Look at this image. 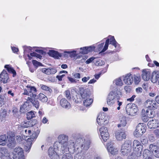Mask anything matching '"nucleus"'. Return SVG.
Masks as SVG:
<instances>
[{"label":"nucleus","instance_id":"28","mask_svg":"<svg viewBox=\"0 0 159 159\" xmlns=\"http://www.w3.org/2000/svg\"><path fill=\"white\" fill-rule=\"evenodd\" d=\"M34 121H29L27 122H25L23 124H22L20 125V128H28L30 126H33L35 124Z\"/></svg>","mask_w":159,"mask_h":159},{"label":"nucleus","instance_id":"37","mask_svg":"<svg viewBox=\"0 0 159 159\" xmlns=\"http://www.w3.org/2000/svg\"><path fill=\"white\" fill-rule=\"evenodd\" d=\"M108 152L110 153L112 155L116 154L118 152V149L117 148L115 147L111 148L108 147L107 149Z\"/></svg>","mask_w":159,"mask_h":159},{"label":"nucleus","instance_id":"30","mask_svg":"<svg viewBox=\"0 0 159 159\" xmlns=\"http://www.w3.org/2000/svg\"><path fill=\"white\" fill-rule=\"evenodd\" d=\"M133 148H139L141 149L143 148V146L141 145L140 143L137 140H134L133 143Z\"/></svg>","mask_w":159,"mask_h":159},{"label":"nucleus","instance_id":"62","mask_svg":"<svg viewBox=\"0 0 159 159\" xmlns=\"http://www.w3.org/2000/svg\"><path fill=\"white\" fill-rule=\"evenodd\" d=\"M142 115L143 117L147 116V114H146V111L145 109H143L141 112Z\"/></svg>","mask_w":159,"mask_h":159},{"label":"nucleus","instance_id":"5","mask_svg":"<svg viewBox=\"0 0 159 159\" xmlns=\"http://www.w3.org/2000/svg\"><path fill=\"white\" fill-rule=\"evenodd\" d=\"M39 131H37L36 132L34 133L32 135H30L27 139V144L25 146L24 149L26 152H29L30 150L33 142L37 137Z\"/></svg>","mask_w":159,"mask_h":159},{"label":"nucleus","instance_id":"63","mask_svg":"<svg viewBox=\"0 0 159 159\" xmlns=\"http://www.w3.org/2000/svg\"><path fill=\"white\" fill-rule=\"evenodd\" d=\"M154 133L156 136L159 138V129H155L154 131Z\"/></svg>","mask_w":159,"mask_h":159},{"label":"nucleus","instance_id":"36","mask_svg":"<svg viewBox=\"0 0 159 159\" xmlns=\"http://www.w3.org/2000/svg\"><path fill=\"white\" fill-rule=\"evenodd\" d=\"M84 101V105L86 107H88L90 106L93 102V100L92 98H87Z\"/></svg>","mask_w":159,"mask_h":159},{"label":"nucleus","instance_id":"4","mask_svg":"<svg viewBox=\"0 0 159 159\" xmlns=\"http://www.w3.org/2000/svg\"><path fill=\"white\" fill-rule=\"evenodd\" d=\"M131 142L130 140L126 141L121 146V152L123 156H127L131 152Z\"/></svg>","mask_w":159,"mask_h":159},{"label":"nucleus","instance_id":"53","mask_svg":"<svg viewBox=\"0 0 159 159\" xmlns=\"http://www.w3.org/2000/svg\"><path fill=\"white\" fill-rule=\"evenodd\" d=\"M95 57H92L87 59L85 62L86 64H89L92 62L94 59Z\"/></svg>","mask_w":159,"mask_h":159},{"label":"nucleus","instance_id":"1","mask_svg":"<svg viewBox=\"0 0 159 159\" xmlns=\"http://www.w3.org/2000/svg\"><path fill=\"white\" fill-rule=\"evenodd\" d=\"M68 137L67 136L62 134L58 137V141H56L54 144V148H58V146L61 145L60 154L65 152H74L78 150L80 148L82 150H87L89 147L90 143L89 141L86 140L81 138H77L75 142L72 140L68 141Z\"/></svg>","mask_w":159,"mask_h":159},{"label":"nucleus","instance_id":"15","mask_svg":"<svg viewBox=\"0 0 159 159\" xmlns=\"http://www.w3.org/2000/svg\"><path fill=\"white\" fill-rule=\"evenodd\" d=\"M149 149L151 152L154 154L156 157H159V151L157 149V146L151 144L150 145Z\"/></svg>","mask_w":159,"mask_h":159},{"label":"nucleus","instance_id":"61","mask_svg":"<svg viewBox=\"0 0 159 159\" xmlns=\"http://www.w3.org/2000/svg\"><path fill=\"white\" fill-rule=\"evenodd\" d=\"M65 76V75H57L56 78L58 79L59 81L62 80V78Z\"/></svg>","mask_w":159,"mask_h":159},{"label":"nucleus","instance_id":"8","mask_svg":"<svg viewBox=\"0 0 159 159\" xmlns=\"http://www.w3.org/2000/svg\"><path fill=\"white\" fill-rule=\"evenodd\" d=\"M58 148L55 149L54 146L53 148L50 147L48 150V154L51 159H60L59 155L57 153V151Z\"/></svg>","mask_w":159,"mask_h":159},{"label":"nucleus","instance_id":"41","mask_svg":"<svg viewBox=\"0 0 159 159\" xmlns=\"http://www.w3.org/2000/svg\"><path fill=\"white\" fill-rule=\"evenodd\" d=\"M114 83L116 85L121 86L122 85V81L120 78L116 79L114 81Z\"/></svg>","mask_w":159,"mask_h":159},{"label":"nucleus","instance_id":"25","mask_svg":"<svg viewBox=\"0 0 159 159\" xmlns=\"http://www.w3.org/2000/svg\"><path fill=\"white\" fill-rule=\"evenodd\" d=\"M48 53L50 56L56 59H58L59 57H61V54L54 50L49 51Z\"/></svg>","mask_w":159,"mask_h":159},{"label":"nucleus","instance_id":"46","mask_svg":"<svg viewBox=\"0 0 159 159\" xmlns=\"http://www.w3.org/2000/svg\"><path fill=\"white\" fill-rule=\"evenodd\" d=\"M48 75L53 74L57 72V70L55 68H48Z\"/></svg>","mask_w":159,"mask_h":159},{"label":"nucleus","instance_id":"50","mask_svg":"<svg viewBox=\"0 0 159 159\" xmlns=\"http://www.w3.org/2000/svg\"><path fill=\"white\" fill-rule=\"evenodd\" d=\"M148 139L149 141L152 142H154L155 139L154 136L152 134H150L148 136Z\"/></svg>","mask_w":159,"mask_h":159},{"label":"nucleus","instance_id":"12","mask_svg":"<svg viewBox=\"0 0 159 159\" xmlns=\"http://www.w3.org/2000/svg\"><path fill=\"white\" fill-rule=\"evenodd\" d=\"M144 105L147 108H148V109L149 110L155 109L157 104L154 100H148L145 102Z\"/></svg>","mask_w":159,"mask_h":159},{"label":"nucleus","instance_id":"17","mask_svg":"<svg viewBox=\"0 0 159 159\" xmlns=\"http://www.w3.org/2000/svg\"><path fill=\"white\" fill-rule=\"evenodd\" d=\"M6 137L10 144V146H13L15 142L14 134L11 132H9L7 133Z\"/></svg>","mask_w":159,"mask_h":159},{"label":"nucleus","instance_id":"57","mask_svg":"<svg viewBox=\"0 0 159 159\" xmlns=\"http://www.w3.org/2000/svg\"><path fill=\"white\" fill-rule=\"evenodd\" d=\"M108 44H105L103 48V49L101 51V52H103L106 51L107 49L108 48Z\"/></svg>","mask_w":159,"mask_h":159},{"label":"nucleus","instance_id":"43","mask_svg":"<svg viewBox=\"0 0 159 159\" xmlns=\"http://www.w3.org/2000/svg\"><path fill=\"white\" fill-rule=\"evenodd\" d=\"M66 152H65L66 154L63 155L62 159H73L70 154Z\"/></svg>","mask_w":159,"mask_h":159},{"label":"nucleus","instance_id":"19","mask_svg":"<svg viewBox=\"0 0 159 159\" xmlns=\"http://www.w3.org/2000/svg\"><path fill=\"white\" fill-rule=\"evenodd\" d=\"M60 104L62 107L66 109H69L71 107L70 103L65 98L61 100Z\"/></svg>","mask_w":159,"mask_h":159},{"label":"nucleus","instance_id":"2","mask_svg":"<svg viewBox=\"0 0 159 159\" xmlns=\"http://www.w3.org/2000/svg\"><path fill=\"white\" fill-rule=\"evenodd\" d=\"M122 95L121 92L118 89L112 91L110 92L108 95L107 98V104L111 106L115 102V99L117 100V104L118 106L117 109L118 110L120 109V107L122 106L123 102L119 100L120 98L121 97Z\"/></svg>","mask_w":159,"mask_h":159},{"label":"nucleus","instance_id":"24","mask_svg":"<svg viewBox=\"0 0 159 159\" xmlns=\"http://www.w3.org/2000/svg\"><path fill=\"white\" fill-rule=\"evenodd\" d=\"M157 125L158 124L155 120H152L148 122L147 125L149 128L150 129L152 128L155 129L158 127Z\"/></svg>","mask_w":159,"mask_h":159},{"label":"nucleus","instance_id":"48","mask_svg":"<svg viewBox=\"0 0 159 159\" xmlns=\"http://www.w3.org/2000/svg\"><path fill=\"white\" fill-rule=\"evenodd\" d=\"M138 157L134 154L133 152L129 155L127 157L128 159H137Z\"/></svg>","mask_w":159,"mask_h":159},{"label":"nucleus","instance_id":"26","mask_svg":"<svg viewBox=\"0 0 159 159\" xmlns=\"http://www.w3.org/2000/svg\"><path fill=\"white\" fill-rule=\"evenodd\" d=\"M28 101L25 103L23 105L20 107V111L21 113H25L28 111L29 105L28 104Z\"/></svg>","mask_w":159,"mask_h":159},{"label":"nucleus","instance_id":"13","mask_svg":"<svg viewBox=\"0 0 159 159\" xmlns=\"http://www.w3.org/2000/svg\"><path fill=\"white\" fill-rule=\"evenodd\" d=\"M122 130L121 131L119 130L117 131L116 133V139L119 141H121L126 138V135L124 130Z\"/></svg>","mask_w":159,"mask_h":159},{"label":"nucleus","instance_id":"11","mask_svg":"<svg viewBox=\"0 0 159 159\" xmlns=\"http://www.w3.org/2000/svg\"><path fill=\"white\" fill-rule=\"evenodd\" d=\"M14 154L18 159H25L23 150L20 147L14 149Z\"/></svg>","mask_w":159,"mask_h":159},{"label":"nucleus","instance_id":"14","mask_svg":"<svg viewBox=\"0 0 159 159\" xmlns=\"http://www.w3.org/2000/svg\"><path fill=\"white\" fill-rule=\"evenodd\" d=\"M9 78L8 75L7 71L3 70L2 73L0 74V82L4 84L7 82V80Z\"/></svg>","mask_w":159,"mask_h":159},{"label":"nucleus","instance_id":"6","mask_svg":"<svg viewBox=\"0 0 159 159\" xmlns=\"http://www.w3.org/2000/svg\"><path fill=\"white\" fill-rule=\"evenodd\" d=\"M126 110L128 115L134 116L137 113L138 109L135 104L131 103L127 105L126 107Z\"/></svg>","mask_w":159,"mask_h":159},{"label":"nucleus","instance_id":"59","mask_svg":"<svg viewBox=\"0 0 159 159\" xmlns=\"http://www.w3.org/2000/svg\"><path fill=\"white\" fill-rule=\"evenodd\" d=\"M1 159H10L9 154L5 156H2L1 157Z\"/></svg>","mask_w":159,"mask_h":159},{"label":"nucleus","instance_id":"3","mask_svg":"<svg viewBox=\"0 0 159 159\" xmlns=\"http://www.w3.org/2000/svg\"><path fill=\"white\" fill-rule=\"evenodd\" d=\"M27 89H24V92L23 94L25 95H28L30 97L27 98V101H28L32 103L33 106L36 108H39V101L36 99H33V98H35L36 94L35 93L37 91L36 88L34 86H31L30 85L26 86Z\"/></svg>","mask_w":159,"mask_h":159},{"label":"nucleus","instance_id":"54","mask_svg":"<svg viewBox=\"0 0 159 159\" xmlns=\"http://www.w3.org/2000/svg\"><path fill=\"white\" fill-rule=\"evenodd\" d=\"M66 52L69 53L71 57H74L75 55V51H74L71 52Z\"/></svg>","mask_w":159,"mask_h":159},{"label":"nucleus","instance_id":"49","mask_svg":"<svg viewBox=\"0 0 159 159\" xmlns=\"http://www.w3.org/2000/svg\"><path fill=\"white\" fill-rule=\"evenodd\" d=\"M32 62L34 65L36 66H42V64L40 62H39L35 60H33Z\"/></svg>","mask_w":159,"mask_h":159},{"label":"nucleus","instance_id":"44","mask_svg":"<svg viewBox=\"0 0 159 159\" xmlns=\"http://www.w3.org/2000/svg\"><path fill=\"white\" fill-rule=\"evenodd\" d=\"M104 62L100 59H98L95 61V64L97 66H101L103 65Z\"/></svg>","mask_w":159,"mask_h":159},{"label":"nucleus","instance_id":"60","mask_svg":"<svg viewBox=\"0 0 159 159\" xmlns=\"http://www.w3.org/2000/svg\"><path fill=\"white\" fill-rule=\"evenodd\" d=\"M4 104V98L3 96L0 95V106Z\"/></svg>","mask_w":159,"mask_h":159},{"label":"nucleus","instance_id":"38","mask_svg":"<svg viewBox=\"0 0 159 159\" xmlns=\"http://www.w3.org/2000/svg\"><path fill=\"white\" fill-rule=\"evenodd\" d=\"M81 96L83 99H87L89 98L90 97L89 92L87 90H84L83 93L81 94Z\"/></svg>","mask_w":159,"mask_h":159},{"label":"nucleus","instance_id":"55","mask_svg":"<svg viewBox=\"0 0 159 159\" xmlns=\"http://www.w3.org/2000/svg\"><path fill=\"white\" fill-rule=\"evenodd\" d=\"M90 78L89 76L87 77H84L82 78V80L84 82H86L89 80Z\"/></svg>","mask_w":159,"mask_h":159},{"label":"nucleus","instance_id":"27","mask_svg":"<svg viewBox=\"0 0 159 159\" xmlns=\"http://www.w3.org/2000/svg\"><path fill=\"white\" fill-rule=\"evenodd\" d=\"M7 141L6 135L4 134L0 136V145L4 146Z\"/></svg>","mask_w":159,"mask_h":159},{"label":"nucleus","instance_id":"20","mask_svg":"<svg viewBox=\"0 0 159 159\" xmlns=\"http://www.w3.org/2000/svg\"><path fill=\"white\" fill-rule=\"evenodd\" d=\"M95 47L93 46H90L88 47H84L83 48H80V49L82 50L81 52L83 54H87L88 52H92L94 50Z\"/></svg>","mask_w":159,"mask_h":159},{"label":"nucleus","instance_id":"31","mask_svg":"<svg viewBox=\"0 0 159 159\" xmlns=\"http://www.w3.org/2000/svg\"><path fill=\"white\" fill-rule=\"evenodd\" d=\"M142 148L141 149L139 148H134L133 153L138 157L141 156L142 155Z\"/></svg>","mask_w":159,"mask_h":159},{"label":"nucleus","instance_id":"45","mask_svg":"<svg viewBox=\"0 0 159 159\" xmlns=\"http://www.w3.org/2000/svg\"><path fill=\"white\" fill-rule=\"evenodd\" d=\"M41 88L42 89L47 91L48 93H50L52 91L50 88L46 85H42Z\"/></svg>","mask_w":159,"mask_h":159},{"label":"nucleus","instance_id":"51","mask_svg":"<svg viewBox=\"0 0 159 159\" xmlns=\"http://www.w3.org/2000/svg\"><path fill=\"white\" fill-rule=\"evenodd\" d=\"M114 143L113 142L111 141L108 142L107 144V149H108V147L113 148L114 147L113 146Z\"/></svg>","mask_w":159,"mask_h":159},{"label":"nucleus","instance_id":"33","mask_svg":"<svg viewBox=\"0 0 159 159\" xmlns=\"http://www.w3.org/2000/svg\"><path fill=\"white\" fill-rule=\"evenodd\" d=\"M9 154L7 150L4 147L0 148V157Z\"/></svg>","mask_w":159,"mask_h":159},{"label":"nucleus","instance_id":"22","mask_svg":"<svg viewBox=\"0 0 159 159\" xmlns=\"http://www.w3.org/2000/svg\"><path fill=\"white\" fill-rule=\"evenodd\" d=\"M159 78V71H154L152 73L151 80L152 82L155 83L156 82Z\"/></svg>","mask_w":159,"mask_h":159},{"label":"nucleus","instance_id":"34","mask_svg":"<svg viewBox=\"0 0 159 159\" xmlns=\"http://www.w3.org/2000/svg\"><path fill=\"white\" fill-rule=\"evenodd\" d=\"M9 65H6L5 66V68H6L9 72H11L13 74V76H15L16 75V71L12 68L9 66Z\"/></svg>","mask_w":159,"mask_h":159},{"label":"nucleus","instance_id":"58","mask_svg":"<svg viewBox=\"0 0 159 159\" xmlns=\"http://www.w3.org/2000/svg\"><path fill=\"white\" fill-rule=\"evenodd\" d=\"M108 44H105L103 48V49L101 51V52H103L106 51L107 49L108 48Z\"/></svg>","mask_w":159,"mask_h":159},{"label":"nucleus","instance_id":"56","mask_svg":"<svg viewBox=\"0 0 159 159\" xmlns=\"http://www.w3.org/2000/svg\"><path fill=\"white\" fill-rule=\"evenodd\" d=\"M68 79L71 83H76L77 82V81L72 78L68 77Z\"/></svg>","mask_w":159,"mask_h":159},{"label":"nucleus","instance_id":"39","mask_svg":"<svg viewBox=\"0 0 159 159\" xmlns=\"http://www.w3.org/2000/svg\"><path fill=\"white\" fill-rule=\"evenodd\" d=\"M134 80L136 84H138L140 81V77L139 74L134 75H133Z\"/></svg>","mask_w":159,"mask_h":159},{"label":"nucleus","instance_id":"9","mask_svg":"<svg viewBox=\"0 0 159 159\" xmlns=\"http://www.w3.org/2000/svg\"><path fill=\"white\" fill-rule=\"evenodd\" d=\"M107 117L104 113L99 114L97 119V121L98 125H105L107 123Z\"/></svg>","mask_w":159,"mask_h":159},{"label":"nucleus","instance_id":"35","mask_svg":"<svg viewBox=\"0 0 159 159\" xmlns=\"http://www.w3.org/2000/svg\"><path fill=\"white\" fill-rule=\"evenodd\" d=\"M38 98L42 102H46L48 101V98L47 97L42 93H40L39 94Z\"/></svg>","mask_w":159,"mask_h":159},{"label":"nucleus","instance_id":"10","mask_svg":"<svg viewBox=\"0 0 159 159\" xmlns=\"http://www.w3.org/2000/svg\"><path fill=\"white\" fill-rule=\"evenodd\" d=\"M99 131L102 138L104 142L106 141L109 136L107 128L105 126L102 127L100 129Z\"/></svg>","mask_w":159,"mask_h":159},{"label":"nucleus","instance_id":"42","mask_svg":"<svg viewBox=\"0 0 159 159\" xmlns=\"http://www.w3.org/2000/svg\"><path fill=\"white\" fill-rule=\"evenodd\" d=\"M26 115L27 118L28 120H30L35 116L34 113L32 111L27 113Z\"/></svg>","mask_w":159,"mask_h":159},{"label":"nucleus","instance_id":"7","mask_svg":"<svg viewBox=\"0 0 159 159\" xmlns=\"http://www.w3.org/2000/svg\"><path fill=\"white\" fill-rule=\"evenodd\" d=\"M146 126L144 123H140L137 125L135 130L134 133V136L136 137L141 136L145 132Z\"/></svg>","mask_w":159,"mask_h":159},{"label":"nucleus","instance_id":"40","mask_svg":"<svg viewBox=\"0 0 159 159\" xmlns=\"http://www.w3.org/2000/svg\"><path fill=\"white\" fill-rule=\"evenodd\" d=\"M110 44L113 45L115 48L116 47L117 44L119 45L115 40L114 36L111 37L110 38Z\"/></svg>","mask_w":159,"mask_h":159},{"label":"nucleus","instance_id":"64","mask_svg":"<svg viewBox=\"0 0 159 159\" xmlns=\"http://www.w3.org/2000/svg\"><path fill=\"white\" fill-rule=\"evenodd\" d=\"M11 49L12 51L14 52H16L18 51V49L17 48H16L15 47H11Z\"/></svg>","mask_w":159,"mask_h":159},{"label":"nucleus","instance_id":"47","mask_svg":"<svg viewBox=\"0 0 159 159\" xmlns=\"http://www.w3.org/2000/svg\"><path fill=\"white\" fill-rule=\"evenodd\" d=\"M65 94L66 97L67 99L70 100L71 99V94L69 90H66L65 92Z\"/></svg>","mask_w":159,"mask_h":159},{"label":"nucleus","instance_id":"21","mask_svg":"<svg viewBox=\"0 0 159 159\" xmlns=\"http://www.w3.org/2000/svg\"><path fill=\"white\" fill-rule=\"evenodd\" d=\"M142 73V76L143 79L144 81L148 80L150 79L151 72L149 71H147L146 70H143Z\"/></svg>","mask_w":159,"mask_h":159},{"label":"nucleus","instance_id":"52","mask_svg":"<svg viewBox=\"0 0 159 159\" xmlns=\"http://www.w3.org/2000/svg\"><path fill=\"white\" fill-rule=\"evenodd\" d=\"M74 159H84V157L82 155L77 154L75 156Z\"/></svg>","mask_w":159,"mask_h":159},{"label":"nucleus","instance_id":"32","mask_svg":"<svg viewBox=\"0 0 159 159\" xmlns=\"http://www.w3.org/2000/svg\"><path fill=\"white\" fill-rule=\"evenodd\" d=\"M152 110L147 109L146 110V114L147 116L149 118H152L154 116L155 112L153 111H152Z\"/></svg>","mask_w":159,"mask_h":159},{"label":"nucleus","instance_id":"18","mask_svg":"<svg viewBox=\"0 0 159 159\" xmlns=\"http://www.w3.org/2000/svg\"><path fill=\"white\" fill-rule=\"evenodd\" d=\"M143 159H153V156L148 149L144 150L143 153Z\"/></svg>","mask_w":159,"mask_h":159},{"label":"nucleus","instance_id":"23","mask_svg":"<svg viewBox=\"0 0 159 159\" xmlns=\"http://www.w3.org/2000/svg\"><path fill=\"white\" fill-rule=\"evenodd\" d=\"M127 124L126 117L123 116L120 119V123L118 125V127L120 129H123V127L125 126Z\"/></svg>","mask_w":159,"mask_h":159},{"label":"nucleus","instance_id":"29","mask_svg":"<svg viewBox=\"0 0 159 159\" xmlns=\"http://www.w3.org/2000/svg\"><path fill=\"white\" fill-rule=\"evenodd\" d=\"M22 129V133L26 137L28 135H30L31 134V130L29 128H21Z\"/></svg>","mask_w":159,"mask_h":159},{"label":"nucleus","instance_id":"16","mask_svg":"<svg viewBox=\"0 0 159 159\" xmlns=\"http://www.w3.org/2000/svg\"><path fill=\"white\" fill-rule=\"evenodd\" d=\"M123 80L126 84H131L133 81V75L130 73L128 74L124 77Z\"/></svg>","mask_w":159,"mask_h":159}]
</instances>
